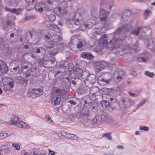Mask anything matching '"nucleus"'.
Instances as JSON below:
<instances>
[{
  "label": "nucleus",
  "mask_w": 155,
  "mask_h": 155,
  "mask_svg": "<svg viewBox=\"0 0 155 155\" xmlns=\"http://www.w3.org/2000/svg\"><path fill=\"white\" fill-rule=\"evenodd\" d=\"M91 13L92 16V18L84 24L85 28H91L94 27L93 28L96 29H102L105 25L107 17L109 12L104 9L101 8L97 13L96 9L93 8L91 10Z\"/></svg>",
  "instance_id": "f257e3e1"
},
{
  "label": "nucleus",
  "mask_w": 155,
  "mask_h": 155,
  "mask_svg": "<svg viewBox=\"0 0 155 155\" xmlns=\"http://www.w3.org/2000/svg\"><path fill=\"white\" fill-rule=\"evenodd\" d=\"M107 35H103L100 38L98 46H99L101 48L99 50H101L102 48L105 46L106 49L109 50H112L120 48L123 44L125 36L122 38L119 37V38L115 36L114 37L110 40L108 42L106 38Z\"/></svg>",
  "instance_id": "f03ea898"
},
{
  "label": "nucleus",
  "mask_w": 155,
  "mask_h": 155,
  "mask_svg": "<svg viewBox=\"0 0 155 155\" xmlns=\"http://www.w3.org/2000/svg\"><path fill=\"white\" fill-rule=\"evenodd\" d=\"M122 25V27L118 28L113 32V34L114 35H118L121 34L123 32H124L125 35H126L129 31L131 27L130 24L126 25L124 23H123L121 22L120 24V25Z\"/></svg>",
  "instance_id": "7ed1b4c3"
},
{
  "label": "nucleus",
  "mask_w": 155,
  "mask_h": 155,
  "mask_svg": "<svg viewBox=\"0 0 155 155\" xmlns=\"http://www.w3.org/2000/svg\"><path fill=\"white\" fill-rule=\"evenodd\" d=\"M18 30L14 27L9 28L6 32L5 38L9 41L13 42L15 41L14 35L17 34Z\"/></svg>",
  "instance_id": "20e7f679"
},
{
  "label": "nucleus",
  "mask_w": 155,
  "mask_h": 155,
  "mask_svg": "<svg viewBox=\"0 0 155 155\" xmlns=\"http://www.w3.org/2000/svg\"><path fill=\"white\" fill-rule=\"evenodd\" d=\"M110 117L105 113H103L101 116H96L94 119L95 122L98 123H108L110 121Z\"/></svg>",
  "instance_id": "39448f33"
},
{
  "label": "nucleus",
  "mask_w": 155,
  "mask_h": 155,
  "mask_svg": "<svg viewBox=\"0 0 155 155\" xmlns=\"http://www.w3.org/2000/svg\"><path fill=\"white\" fill-rule=\"evenodd\" d=\"M11 120L12 124L15 126L23 128H28L29 127L27 124L20 120L15 115L13 116Z\"/></svg>",
  "instance_id": "423d86ee"
},
{
  "label": "nucleus",
  "mask_w": 155,
  "mask_h": 155,
  "mask_svg": "<svg viewBox=\"0 0 155 155\" xmlns=\"http://www.w3.org/2000/svg\"><path fill=\"white\" fill-rule=\"evenodd\" d=\"M151 55L147 51H144L140 54L137 57V60L140 62L146 63L150 59Z\"/></svg>",
  "instance_id": "0eeeda50"
},
{
  "label": "nucleus",
  "mask_w": 155,
  "mask_h": 155,
  "mask_svg": "<svg viewBox=\"0 0 155 155\" xmlns=\"http://www.w3.org/2000/svg\"><path fill=\"white\" fill-rule=\"evenodd\" d=\"M50 6L48 3L41 2L39 3V5L36 6L35 9L36 11L39 12H41L43 9L45 11H49L50 10Z\"/></svg>",
  "instance_id": "6e6552de"
},
{
  "label": "nucleus",
  "mask_w": 155,
  "mask_h": 155,
  "mask_svg": "<svg viewBox=\"0 0 155 155\" xmlns=\"http://www.w3.org/2000/svg\"><path fill=\"white\" fill-rule=\"evenodd\" d=\"M53 12L57 16L63 18L65 17L67 13L65 7L64 8L60 7H55L54 9Z\"/></svg>",
  "instance_id": "1a4fd4ad"
},
{
  "label": "nucleus",
  "mask_w": 155,
  "mask_h": 155,
  "mask_svg": "<svg viewBox=\"0 0 155 155\" xmlns=\"http://www.w3.org/2000/svg\"><path fill=\"white\" fill-rule=\"evenodd\" d=\"M71 20L74 25H77L82 24V22L83 21V19L81 18V14L78 12L74 13L73 17L70 19V21Z\"/></svg>",
  "instance_id": "9d476101"
},
{
  "label": "nucleus",
  "mask_w": 155,
  "mask_h": 155,
  "mask_svg": "<svg viewBox=\"0 0 155 155\" xmlns=\"http://www.w3.org/2000/svg\"><path fill=\"white\" fill-rule=\"evenodd\" d=\"M41 94V91L39 88L29 89L28 91V96L34 98Z\"/></svg>",
  "instance_id": "9b49d317"
},
{
  "label": "nucleus",
  "mask_w": 155,
  "mask_h": 155,
  "mask_svg": "<svg viewBox=\"0 0 155 155\" xmlns=\"http://www.w3.org/2000/svg\"><path fill=\"white\" fill-rule=\"evenodd\" d=\"M108 64V62L103 61H98L94 62V66L95 69L97 70V72H98L99 71H101L102 68L107 67Z\"/></svg>",
  "instance_id": "f8f14e48"
},
{
  "label": "nucleus",
  "mask_w": 155,
  "mask_h": 155,
  "mask_svg": "<svg viewBox=\"0 0 155 155\" xmlns=\"http://www.w3.org/2000/svg\"><path fill=\"white\" fill-rule=\"evenodd\" d=\"M147 30L149 31L150 32H151V30L149 26L148 27H142L140 28H138L132 31L130 34L138 35L139 32L141 33L145 32V31Z\"/></svg>",
  "instance_id": "ddd939ff"
},
{
  "label": "nucleus",
  "mask_w": 155,
  "mask_h": 155,
  "mask_svg": "<svg viewBox=\"0 0 155 155\" xmlns=\"http://www.w3.org/2000/svg\"><path fill=\"white\" fill-rule=\"evenodd\" d=\"M44 25L51 31L54 30L58 33L60 31V28L54 24H51L48 21H45Z\"/></svg>",
  "instance_id": "4468645a"
},
{
  "label": "nucleus",
  "mask_w": 155,
  "mask_h": 155,
  "mask_svg": "<svg viewBox=\"0 0 155 155\" xmlns=\"http://www.w3.org/2000/svg\"><path fill=\"white\" fill-rule=\"evenodd\" d=\"M27 4L26 6V10L29 11L35 7L37 3V0H25Z\"/></svg>",
  "instance_id": "2eb2a0df"
},
{
  "label": "nucleus",
  "mask_w": 155,
  "mask_h": 155,
  "mask_svg": "<svg viewBox=\"0 0 155 155\" xmlns=\"http://www.w3.org/2000/svg\"><path fill=\"white\" fill-rule=\"evenodd\" d=\"M61 101L60 97L57 96L56 94H53L50 100L51 104L54 106L59 105Z\"/></svg>",
  "instance_id": "dca6fc26"
},
{
  "label": "nucleus",
  "mask_w": 155,
  "mask_h": 155,
  "mask_svg": "<svg viewBox=\"0 0 155 155\" xmlns=\"http://www.w3.org/2000/svg\"><path fill=\"white\" fill-rule=\"evenodd\" d=\"M131 15V11L129 10H124L123 12V15L121 17V23H124L127 21L130 18Z\"/></svg>",
  "instance_id": "f3484780"
},
{
  "label": "nucleus",
  "mask_w": 155,
  "mask_h": 155,
  "mask_svg": "<svg viewBox=\"0 0 155 155\" xmlns=\"http://www.w3.org/2000/svg\"><path fill=\"white\" fill-rule=\"evenodd\" d=\"M8 71V68L6 63L4 61L0 60V75L5 74Z\"/></svg>",
  "instance_id": "a211bd4d"
},
{
  "label": "nucleus",
  "mask_w": 155,
  "mask_h": 155,
  "mask_svg": "<svg viewBox=\"0 0 155 155\" xmlns=\"http://www.w3.org/2000/svg\"><path fill=\"white\" fill-rule=\"evenodd\" d=\"M147 48L152 51L155 50V39L153 38H149L146 41Z\"/></svg>",
  "instance_id": "6ab92c4d"
},
{
  "label": "nucleus",
  "mask_w": 155,
  "mask_h": 155,
  "mask_svg": "<svg viewBox=\"0 0 155 155\" xmlns=\"http://www.w3.org/2000/svg\"><path fill=\"white\" fill-rule=\"evenodd\" d=\"M102 107L104 109L111 112L114 109V107L111 106L110 104H109L107 101H101Z\"/></svg>",
  "instance_id": "aec40b11"
},
{
  "label": "nucleus",
  "mask_w": 155,
  "mask_h": 155,
  "mask_svg": "<svg viewBox=\"0 0 155 155\" xmlns=\"http://www.w3.org/2000/svg\"><path fill=\"white\" fill-rule=\"evenodd\" d=\"M50 31V35L51 37L50 39L53 41L54 42L58 40H62V37L58 35L55 34V32H56L54 30L51 31Z\"/></svg>",
  "instance_id": "412c9836"
},
{
  "label": "nucleus",
  "mask_w": 155,
  "mask_h": 155,
  "mask_svg": "<svg viewBox=\"0 0 155 155\" xmlns=\"http://www.w3.org/2000/svg\"><path fill=\"white\" fill-rule=\"evenodd\" d=\"M34 51L35 53L38 54V56L40 59L43 57L45 54V50L42 47L35 48Z\"/></svg>",
  "instance_id": "4be33fe9"
},
{
  "label": "nucleus",
  "mask_w": 155,
  "mask_h": 155,
  "mask_svg": "<svg viewBox=\"0 0 155 155\" xmlns=\"http://www.w3.org/2000/svg\"><path fill=\"white\" fill-rule=\"evenodd\" d=\"M78 71L80 72L81 73H80V75L81 78L82 79L86 81L88 80V78L90 74L88 71H85L82 72V70L80 69H78L77 71Z\"/></svg>",
  "instance_id": "5701e85b"
},
{
  "label": "nucleus",
  "mask_w": 155,
  "mask_h": 155,
  "mask_svg": "<svg viewBox=\"0 0 155 155\" xmlns=\"http://www.w3.org/2000/svg\"><path fill=\"white\" fill-rule=\"evenodd\" d=\"M138 46V41H137L131 48L129 46H127L124 49V50H127L129 51L131 50L133 51H138L139 48Z\"/></svg>",
  "instance_id": "b1692460"
},
{
  "label": "nucleus",
  "mask_w": 155,
  "mask_h": 155,
  "mask_svg": "<svg viewBox=\"0 0 155 155\" xmlns=\"http://www.w3.org/2000/svg\"><path fill=\"white\" fill-rule=\"evenodd\" d=\"M81 57L84 58L91 60L93 58L94 56L90 52H84L82 53Z\"/></svg>",
  "instance_id": "393cba45"
},
{
  "label": "nucleus",
  "mask_w": 155,
  "mask_h": 155,
  "mask_svg": "<svg viewBox=\"0 0 155 155\" xmlns=\"http://www.w3.org/2000/svg\"><path fill=\"white\" fill-rule=\"evenodd\" d=\"M5 10L7 12H11L12 13H14L17 15L19 14L21 11L22 9L21 8L18 9L10 8L7 7L5 8Z\"/></svg>",
  "instance_id": "a878e982"
},
{
  "label": "nucleus",
  "mask_w": 155,
  "mask_h": 155,
  "mask_svg": "<svg viewBox=\"0 0 155 155\" xmlns=\"http://www.w3.org/2000/svg\"><path fill=\"white\" fill-rule=\"evenodd\" d=\"M90 113L89 110L83 112L81 115V117L85 121L87 122L88 121L90 118Z\"/></svg>",
  "instance_id": "bb28decb"
},
{
  "label": "nucleus",
  "mask_w": 155,
  "mask_h": 155,
  "mask_svg": "<svg viewBox=\"0 0 155 155\" xmlns=\"http://www.w3.org/2000/svg\"><path fill=\"white\" fill-rule=\"evenodd\" d=\"M45 38H47L48 39H50V41H47V45H46V47L47 48H50L54 47H55L54 44H55L52 40L50 39V38L48 35H46L45 36Z\"/></svg>",
  "instance_id": "cd10ccee"
},
{
  "label": "nucleus",
  "mask_w": 155,
  "mask_h": 155,
  "mask_svg": "<svg viewBox=\"0 0 155 155\" xmlns=\"http://www.w3.org/2000/svg\"><path fill=\"white\" fill-rule=\"evenodd\" d=\"M120 103L122 104L123 105L122 107L126 108L131 105L130 101L127 98H122L121 100Z\"/></svg>",
  "instance_id": "c85d7f7f"
},
{
  "label": "nucleus",
  "mask_w": 155,
  "mask_h": 155,
  "mask_svg": "<svg viewBox=\"0 0 155 155\" xmlns=\"http://www.w3.org/2000/svg\"><path fill=\"white\" fill-rule=\"evenodd\" d=\"M78 39L76 37V35L71 37L70 40V41L69 43L70 46H73L72 44L75 46L76 45L78 42Z\"/></svg>",
  "instance_id": "c756f323"
},
{
  "label": "nucleus",
  "mask_w": 155,
  "mask_h": 155,
  "mask_svg": "<svg viewBox=\"0 0 155 155\" xmlns=\"http://www.w3.org/2000/svg\"><path fill=\"white\" fill-rule=\"evenodd\" d=\"M65 90L62 89H57L54 94H56L57 96L60 97L64 95L65 94Z\"/></svg>",
  "instance_id": "7c9ffc66"
},
{
  "label": "nucleus",
  "mask_w": 155,
  "mask_h": 155,
  "mask_svg": "<svg viewBox=\"0 0 155 155\" xmlns=\"http://www.w3.org/2000/svg\"><path fill=\"white\" fill-rule=\"evenodd\" d=\"M14 85V83L5 84L4 85V90L6 92L9 91L11 89L13 88Z\"/></svg>",
  "instance_id": "2f4dec72"
},
{
  "label": "nucleus",
  "mask_w": 155,
  "mask_h": 155,
  "mask_svg": "<svg viewBox=\"0 0 155 155\" xmlns=\"http://www.w3.org/2000/svg\"><path fill=\"white\" fill-rule=\"evenodd\" d=\"M7 4L10 6L12 5L14 7L17 5L18 3V0H5Z\"/></svg>",
  "instance_id": "473e14b6"
},
{
  "label": "nucleus",
  "mask_w": 155,
  "mask_h": 155,
  "mask_svg": "<svg viewBox=\"0 0 155 155\" xmlns=\"http://www.w3.org/2000/svg\"><path fill=\"white\" fill-rule=\"evenodd\" d=\"M2 81L4 84H5L14 83L12 79L8 77H5L3 78L2 79Z\"/></svg>",
  "instance_id": "72a5a7b5"
},
{
  "label": "nucleus",
  "mask_w": 155,
  "mask_h": 155,
  "mask_svg": "<svg viewBox=\"0 0 155 155\" xmlns=\"http://www.w3.org/2000/svg\"><path fill=\"white\" fill-rule=\"evenodd\" d=\"M6 45V43L4 39L2 37H0V49H4Z\"/></svg>",
  "instance_id": "f704fd0d"
},
{
  "label": "nucleus",
  "mask_w": 155,
  "mask_h": 155,
  "mask_svg": "<svg viewBox=\"0 0 155 155\" xmlns=\"http://www.w3.org/2000/svg\"><path fill=\"white\" fill-rule=\"evenodd\" d=\"M152 14L151 11L149 9H146L144 12L143 15L146 18H147Z\"/></svg>",
  "instance_id": "c9c22d12"
},
{
  "label": "nucleus",
  "mask_w": 155,
  "mask_h": 155,
  "mask_svg": "<svg viewBox=\"0 0 155 155\" xmlns=\"http://www.w3.org/2000/svg\"><path fill=\"white\" fill-rule=\"evenodd\" d=\"M14 25V23L12 21H8L6 22L5 25L3 26V28L4 29H6L8 28L9 26H11L12 25Z\"/></svg>",
  "instance_id": "e433bc0d"
},
{
  "label": "nucleus",
  "mask_w": 155,
  "mask_h": 155,
  "mask_svg": "<svg viewBox=\"0 0 155 155\" xmlns=\"http://www.w3.org/2000/svg\"><path fill=\"white\" fill-rule=\"evenodd\" d=\"M124 74V71L123 70H117L116 71L114 74V75H117L123 77Z\"/></svg>",
  "instance_id": "4c0bfd02"
},
{
  "label": "nucleus",
  "mask_w": 155,
  "mask_h": 155,
  "mask_svg": "<svg viewBox=\"0 0 155 155\" xmlns=\"http://www.w3.org/2000/svg\"><path fill=\"white\" fill-rule=\"evenodd\" d=\"M67 137L71 140H76L78 138V137L77 135L71 134H68Z\"/></svg>",
  "instance_id": "58836bf2"
},
{
  "label": "nucleus",
  "mask_w": 155,
  "mask_h": 155,
  "mask_svg": "<svg viewBox=\"0 0 155 155\" xmlns=\"http://www.w3.org/2000/svg\"><path fill=\"white\" fill-rule=\"evenodd\" d=\"M144 74L146 76H148L150 78H152L154 76V74L153 73L147 71H145Z\"/></svg>",
  "instance_id": "ea45409f"
},
{
  "label": "nucleus",
  "mask_w": 155,
  "mask_h": 155,
  "mask_svg": "<svg viewBox=\"0 0 155 155\" xmlns=\"http://www.w3.org/2000/svg\"><path fill=\"white\" fill-rule=\"evenodd\" d=\"M107 6L109 7V8L110 9L114 5V1L113 0H110L108 1L106 3Z\"/></svg>",
  "instance_id": "a19ab883"
},
{
  "label": "nucleus",
  "mask_w": 155,
  "mask_h": 155,
  "mask_svg": "<svg viewBox=\"0 0 155 155\" xmlns=\"http://www.w3.org/2000/svg\"><path fill=\"white\" fill-rule=\"evenodd\" d=\"M12 146L15 147L17 150H19L20 149V147L19 144L17 143H12Z\"/></svg>",
  "instance_id": "79ce46f5"
},
{
  "label": "nucleus",
  "mask_w": 155,
  "mask_h": 155,
  "mask_svg": "<svg viewBox=\"0 0 155 155\" xmlns=\"http://www.w3.org/2000/svg\"><path fill=\"white\" fill-rule=\"evenodd\" d=\"M139 129L141 130H143L147 131L149 130V128L146 126H140L139 127Z\"/></svg>",
  "instance_id": "37998d69"
},
{
  "label": "nucleus",
  "mask_w": 155,
  "mask_h": 155,
  "mask_svg": "<svg viewBox=\"0 0 155 155\" xmlns=\"http://www.w3.org/2000/svg\"><path fill=\"white\" fill-rule=\"evenodd\" d=\"M111 133H107L103 134V137H105L106 138H107L109 140H111V136H110Z\"/></svg>",
  "instance_id": "c03bdc74"
},
{
  "label": "nucleus",
  "mask_w": 155,
  "mask_h": 155,
  "mask_svg": "<svg viewBox=\"0 0 155 155\" xmlns=\"http://www.w3.org/2000/svg\"><path fill=\"white\" fill-rule=\"evenodd\" d=\"M48 18L50 21H53L55 20V16L54 15L51 14L49 15Z\"/></svg>",
  "instance_id": "a18cd8bd"
},
{
  "label": "nucleus",
  "mask_w": 155,
  "mask_h": 155,
  "mask_svg": "<svg viewBox=\"0 0 155 155\" xmlns=\"http://www.w3.org/2000/svg\"><path fill=\"white\" fill-rule=\"evenodd\" d=\"M100 81L103 82L102 84L103 85H106L109 83V81L108 80H105L104 78L101 79Z\"/></svg>",
  "instance_id": "49530a36"
},
{
  "label": "nucleus",
  "mask_w": 155,
  "mask_h": 155,
  "mask_svg": "<svg viewBox=\"0 0 155 155\" xmlns=\"http://www.w3.org/2000/svg\"><path fill=\"white\" fill-rule=\"evenodd\" d=\"M83 44L81 41H80L79 42H78V43L75 46H76L79 49L83 46Z\"/></svg>",
  "instance_id": "de8ad7c7"
},
{
  "label": "nucleus",
  "mask_w": 155,
  "mask_h": 155,
  "mask_svg": "<svg viewBox=\"0 0 155 155\" xmlns=\"http://www.w3.org/2000/svg\"><path fill=\"white\" fill-rule=\"evenodd\" d=\"M31 70L32 69H29L28 70L27 72L25 73V76L26 77H28L30 75H32L31 74Z\"/></svg>",
  "instance_id": "09e8293b"
},
{
  "label": "nucleus",
  "mask_w": 155,
  "mask_h": 155,
  "mask_svg": "<svg viewBox=\"0 0 155 155\" xmlns=\"http://www.w3.org/2000/svg\"><path fill=\"white\" fill-rule=\"evenodd\" d=\"M92 42V44H93L92 46L94 45L96 42V39L95 38H91L90 40V43L91 44Z\"/></svg>",
  "instance_id": "8fccbe9b"
},
{
  "label": "nucleus",
  "mask_w": 155,
  "mask_h": 155,
  "mask_svg": "<svg viewBox=\"0 0 155 155\" xmlns=\"http://www.w3.org/2000/svg\"><path fill=\"white\" fill-rule=\"evenodd\" d=\"M12 133H11V131L9 130H7L4 133L6 137H8L11 135Z\"/></svg>",
  "instance_id": "3c124183"
},
{
  "label": "nucleus",
  "mask_w": 155,
  "mask_h": 155,
  "mask_svg": "<svg viewBox=\"0 0 155 155\" xmlns=\"http://www.w3.org/2000/svg\"><path fill=\"white\" fill-rule=\"evenodd\" d=\"M123 77L121 76L117 75L115 80L116 82H118L120 81L122 79Z\"/></svg>",
  "instance_id": "603ef678"
},
{
  "label": "nucleus",
  "mask_w": 155,
  "mask_h": 155,
  "mask_svg": "<svg viewBox=\"0 0 155 155\" xmlns=\"http://www.w3.org/2000/svg\"><path fill=\"white\" fill-rule=\"evenodd\" d=\"M33 18V16H26L25 17L24 19L26 21H28L32 18Z\"/></svg>",
  "instance_id": "864d4df0"
},
{
  "label": "nucleus",
  "mask_w": 155,
  "mask_h": 155,
  "mask_svg": "<svg viewBox=\"0 0 155 155\" xmlns=\"http://www.w3.org/2000/svg\"><path fill=\"white\" fill-rule=\"evenodd\" d=\"M6 137L4 133H0V139H2Z\"/></svg>",
  "instance_id": "5fc2aeb1"
},
{
  "label": "nucleus",
  "mask_w": 155,
  "mask_h": 155,
  "mask_svg": "<svg viewBox=\"0 0 155 155\" xmlns=\"http://www.w3.org/2000/svg\"><path fill=\"white\" fill-rule=\"evenodd\" d=\"M61 133L62 135L63 136H66L67 137L68 134L67 133H66L64 131H61Z\"/></svg>",
  "instance_id": "6e6d98bb"
},
{
  "label": "nucleus",
  "mask_w": 155,
  "mask_h": 155,
  "mask_svg": "<svg viewBox=\"0 0 155 155\" xmlns=\"http://www.w3.org/2000/svg\"><path fill=\"white\" fill-rule=\"evenodd\" d=\"M58 51V50L57 49H54V50L53 51L51 52V54L52 55H55L57 54Z\"/></svg>",
  "instance_id": "4d7b16f0"
},
{
  "label": "nucleus",
  "mask_w": 155,
  "mask_h": 155,
  "mask_svg": "<svg viewBox=\"0 0 155 155\" xmlns=\"http://www.w3.org/2000/svg\"><path fill=\"white\" fill-rule=\"evenodd\" d=\"M48 151V155H54L55 153L54 151L50 149H49Z\"/></svg>",
  "instance_id": "13d9d810"
},
{
  "label": "nucleus",
  "mask_w": 155,
  "mask_h": 155,
  "mask_svg": "<svg viewBox=\"0 0 155 155\" xmlns=\"http://www.w3.org/2000/svg\"><path fill=\"white\" fill-rule=\"evenodd\" d=\"M49 61L51 62V64H53L55 61V58H52L49 60Z\"/></svg>",
  "instance_id": "bf43d9fd"
},
{
  "label": "nucleus",
  "mask_w": 155,
  "mask_h": 155,
  "mask_svg": "<svg viewBox=\"0 0 155 155\" xmlns=\"http://www.w3.org/2000/svg\"><path fill=\"white\" fill-rule=\"evenodd\" d=\"M129 94L130 96L132 97H134L135 96L137 95V94H135L132 93L130 92H129Z\"/></svg>",
  "instance_id": "052dcab7"
},
{
  "label": "nucleus",
  "mask_w": 155,
  "mask_h": 155,
  "mask_svg": "<svg viewBox=\"0 0 155 155\" xmlns=\"http://www.w3.org/2000/svg\"><path fill=\"white\" fill-rule=\"evenodd\" d=\"M27 43V42H26ZM27 43V45H25L24 44V43H23L22 44V45L23 46V47H24L25 48V49H28V43Z\"/></svg>",
  "instance_id": "680f3d73"
},
{
  "label": "nucleus",
  "mask_w": 155,
  "mask_h": 155,
  "mask_svg": "<svg viewBox=\"0 0 155 155\" xmlns=\"http://www.w3.org/2000/svg\"><path fill=\"white\" fill-rule=\"evenodd\" d=\"M3 9V6L2 5L1 0H0V11H2Z\"/></svg>",
  "instance_id": "e2e57ef3"
},
{
  "label": "nucleus",
  "mask_w": 155,
  "mask_h": 155,
  "mask_svg": "<svg viewBox=\"0 0 155 155\" xmlns=\"http://www.w3.org/2000/svg\"><path fill=\"white\" fill-rule=\"evenodd\" d=\"M64 46H65V45L63 44H61L59 45L60 49H63V48H64Z\"/></svg>",
  "instance_id": "0e129e2a"
},
{
  "label": "nucleus",
  "mask_w": 155,
  "mask_h": 155,
  "mask_svg": "<svg viewBox=\"0 0 155 155\" xmlns=\"http://www.w3.org/2000/svg\"><path fill=\"white\" fill-rule=\"evenodd\" d=\"M21 155H30V154L27 152L25 151H23L21 153Z\"/></svg>",
  "instance_id": "69168bd1"
},
{
  "label": "nucleus",
  "mask_w": 155,
  "mask_h": 155,
  "mask_svg": "<svg viewBox=\"0 0 155 155\" xmlns=\"http://www.w3.org/2000/svg\"><path fill=\"white\" fill-rule=\"evenodd\" d=\"M69 102L71 104L73 105H75L76 104V102L73 100H69Z\"/></svg>",
  "instance_id": "338daca9"
},
{
  "label": "nucleus",
  "mask_w": 155,
  "mask_h": 155,
  "mask_svg": "<svg viewBox=\"0 0 155 155\" xmlns=\"http://www.w3.org/2000/svg\"><path fill=\"white\" fill-rule=\"evenodd\" d=\"M46 118H47L48 121L51 120V122H52L53 121L51 120V117L48 115H47L46 116Z\"/></svg>",
  "instance_id": "774afa93"
}]
</instances>
